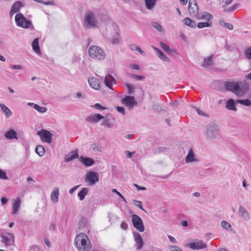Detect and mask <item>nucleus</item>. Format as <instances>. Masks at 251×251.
Here are the masks:
<instances>
[{
  "mask_svg": "<svg viewBox=\"0 0 251 251\" xmlns=\"http://www.w3.org/2000/svg\"><path fill=\"white\" fill-rule=\"evenodd\" d=\"M237 4H234L232 7L228 8L227 9L225 10L226 11L231 12L234 11L237 6Z\"/></svg>",
  "mask_w": 251,
  "mask_h": 251,
  "instance_id": "obj_59",
  "label": "nucleus"
},
{
  "mask_svg": "<svg viewBox=\"0 0 251 251\" xmlns=\"http://www.w3.org/2000/svg\"><path fill=\"white\" fill-rule=\"evenodd\" d=\"M4 136L7 139H18L17 132L13 129H10L6 131L4 133Z\"/></svg>",
  "mask_w": 251,
  "mask_h": 251,
  "instance_id": "obj_24",
  "label": "nucleus"
},
{
  "mask_svg": "<svg viewBox=\"0 0 251 251\" xmlns=\"http://www.w3.org/2000/svg\"><path fill=\"white\" fill-rule=\"evenodd\" d=\"M1 241L6 246H10L14 242V235L12 233H8L7 235H1Z\"/></svg>",
  "mask_w": 251,
  "mask_h": 251,
  "instance_id": "obj_13",
  "label": "nucleus"
},
{
  "mask_svg": "<svg viewBox=\"0 0 251 251\" xmlns=\"http://www.w3.org/2000/svg\"><path fill=\"white\" fill-rule=\"evenodd\" d=\"M80 185H76L69 190V193L73 194L74 192L79 187Z\"/></svg>",
  "mask_w": 251,
  "mask_h": 251,
  "instance_id": "obj_60",
  "label": "nucleus"
},
{
  "mask_svg": "<svg viewBox=\"0 0 251 251\" xmlns=\"http://www.w3.org/2000/svg\"><path fill=\"white\" fill-rule=\"evenodd\" d=\"M239 216L245 221H248L251 217L248 211L243 206H240L239 208Z\"/></svg>",
  "mask_w": 251,
  "mask_h": 251,
  "instance_id": "obj_21",
  "label": "nucleus"
},
{
  "mask_svg": "<svg viewBox=\"0 0 251 251\" xmlns=\"http://www.w3.org/2000/svg\"><path fill=\"white\" fill-rule=\"evenodd\" d=\"M21 200L18 197L12 204V214L14 215L17 213L21 205Z\"/></svg>",
  "mask_w": 251,
  "mask_h": 251,
  "instance_id": "obj_26",
  "label": "nucleus"
},
{
  "mask_svg": "<svg viewBox=\"0 0 251 251\" xmlns=\"http://www.w3.org/2000/svg\"><path fill=\"white\" fill-rule=\"evenodd\" d=\"M85 181L88 183L89 186L94 185L99 181L98 174L92 171L88 172L85 176Z\"/></svg>",
  "mask_w": 251,
  "mask_h": 251,
  "instance_id": "obj_6",
  "label": "nucleus"
},
{
  "mask_svg": "<svg viewBox=\"0 0 251 251\" xmlns=\"http://www.w3.org/2000/svg\"><path fill=\"white\" fill-rule=\"evenodd\" d=\"M129 75L133 79H136L138 80H141L144 79V77L140 75L135 74H129Z\"/></svg>",
  "mask_w": 251,
  "mask_h": 251,
  "instance_id": "obj_48",
  "label": "nucleus"
},
{
  "mask_svg": "<svg viewBox=\"0 0 251 251\" xmlns=\"http://www.w3.org/2000/svg\"><path fill=\"white\" fill-rule=\"evenodd\" d=\"M152 109L153 110V111L155 112H160L161 111L163 110L161 106L157 104H154L152 106Z\"/></svg>",
  "mask_w": 251,
  "mask_h": 251,
  "instance_id": "obj_45",
  "label": "nucleus"
},
{
  "mask_svg": "<svg viewBox=\"0 0 251 251\" xmlns=\"http://www.w3.org/2000/svg\"><path fill=\"white\" fill-rule=\"evenodd\" d=\"M79 161L86 167L92 166L95 164V160L90 157L81 156Z\"/></svg>",
  "mask_w": 251,
  "mask_h": 251,
  "instance_id": "obj_19",
  "label": "nucleus"
},
{
  "mask_svg": "<svg viewBox=\"0 0 251 251\" xmlns=\"http://www.w3.org/2000/svg\"><path fill=\"white\" fill-rule=\"evenodd\" d=\"M236 102L247 106L251 105V100L249 99L238 100H236Z\"/></svg>",
  "mask_w": 251,
  "mask_h": 251,
  "instance_id": "obj_40",
  "label": "nucleus"
},
{
  "mask_svg": "<svg viewBox=\"0 0 251 251\" xmlns=\"http://www.w3.org/2000/svg\"><path fill=\"white\" fill-rule=\"evenodd\" d=\"M245 54L247 58L251 60V47H250L245 50Z\"/></svg>",
  "mask_w": 251,
  "mask_h": 251,
  "instance_id": "obj_50",
  "label": "nucleus"
},
{
  "mask_svg": "<svg viewBox=\"0 0 251 251\" xmlns=\"http://www.w3.org/2000/svg\"><path fill=\"white\" fill-rule=\"evenodd\" d=\"M15 22L18 26L24 28H28L32 25L31 22L27 20L22 13L16 15Z\"/></svg>",
  "mask_w": 251,
  "mask_h": 251,
  "instance_id": "obj_5",
  "label": "nucleus"
},
{
  "mask_svg": "<svg viewBox=\"0 0 251 251\" xmlns=\"http://www.w3.org/2000/svg\"><path fill=\"white\" fill-rule=\"evenodd\" d=\"M197 25L198 27L199 28H202L205 27H209L212 26V23L211 21H208L206 22H200Z\"/></svg>",
  "mask_w": 251,
  "mask_h": 251,
  "instance_id": "obj_39",
  "label": "nucleus"
},
{
  "mask_svg": "<svg viewBox=\"0 0 251 251\" xmlns=\"http://www.w3.org/2000/svg\"><path fill=\"white\" fill-rule=\"evenodd\" d=\"M121 227L124 230H126L128 227V225L126 222H123L121 225Z\"/></svg>",
  "mask_w": 251,
  "mask_h": 251,
  "instance_id": "obj_62",
  "label": "nucleus"
},
{
  "mask_svg": "<svg viewBox=\"0 0 251 251\" xmlns=\"http://www.w3.org/2000/svg\"><path fill=\"white\" fill-rule=\"evenodd\" d=\"M0 179H8V177L5 171L0 169Z\"/></svg>",
  "mask_w": 251,
  "mask_h": 251,
  "instance_id": "obj_49",
  "label": "nucleus"
},
{
  "mask_svg": "<svg viewBox=\"0 0 251 251\" xmlns=\"http://www.w3.org/2000/svg\"><path fill=\"white\" fill-rule=\"evenodd\" d=\"M34 109L41 113H44L47 111V108L46 107L40 106L37 104H36Z\"/></svg>",
  "mask_w": 251,
  "mask_h": 251,
  "instance_id": "obj_42",
  "label": "nucleus"
},
{
  "mask_svg": "<svg viewBox=\"0 0 251 251\" xmlns=\"http://www.w3.org/2000/svg\"><path fill=\"white\" fill-rule=\"evenodd\" d=\"M152 26L155 28L159 32H162L163 29V28L160 24L159 23L156 22H152L151 23Z\"/></svg>",
  "mask_w": 251,
  "mask_h": 251,
  "instance_id": "obj_41",
  "label": "nucleus"
},
{
  "mask_svg": "<svg viewBox=\"0 0 251 251\" xmlns=\"http://www.w3.org/2000/svg\"><path fill=\"white\" fill-rule=\"evenodd\" d=\"M102 121L101 123V125L105 126L108 128H112L113 126V123L110 122V119L108 118L107 117H104V119H102Z\"/></svg>",
  "mask_w": 251,
  "mask_h": 251,
  "instance_id": "obj_33",
  "label": "nucleus"
},
{
  "mask_svg": "<svg viewBox=\"0 0 251 251\" xmlns=\"http://www.w3.org/2000/svg\"><path fill=\"white\" fill-rule=\"evenodd\" d=\"M84 25L88 28H95L97 25V20L95 14L91 10L87 11L84 20Z\"/></svg>",
  "mask_w": 251,
  "mask_h": 251,
  "instance_id": "obj_4",
  "label": "nucleus"
},
{
  "mask_svg": "<svg viewBox=\"0 0 251 251\" xmlns=\"http://www.w3.org/2000/svg\"><path fill=\"white\" fill-rule=\"evenodd\" d=\"M133 202H134V204L137 206L139 208H140V209L144 211V209L143 208V206H142V202L141 201H137V200H133Z\"/></svg>",
  "mask_w": 251,
  "mask_h": 251,
  "instance_id": "obj_47",
  "label": "nucleus"
},
{
  "mask_svg": "<svg viewBox=\"0 0 251 251\" xmlns=\"http://www.w3.org/2000/svg\"><path fill=\"white\" fill-rule=\"evenodd\" d=\"M219 23L221 25H225L228 29H233V26L232 24L226 23L224 20H220Z\"/></svg>",
  "mask_w": 251,
  "mask_h": 251,
  "instance_id": "obj_43",
  "label": "nucleus"
},
{
  "mask_svg": "<svg viewBox=\"0 0 251 251\" xmlns=\"http://www.w3.org/2000/svg\"><path fill=\"white\" fill-rule=\"evenodd\" d=\"M186 247L194 250H199L205 249L207 245L202 240H196L195 242H191L186 245Z\"/></svg>",
  "mask_w": 251,
  "mask_h": 251,
  "instance_id": "obj_9",
  "label": "nucleus"
},
{
  "mask_svg": "<svg viewBox=\"0 0 251 251\" xmlns=\"http://www.w3.org/2000/svg\"><path fill=\"white\" fill-rule=\"evenodd\" d=\"M225 47L226 49V50L227 51H231L232 50V48H233L232 46H231L230 45H228L226 43Z\"/></svg>",
  "mask_w": 251,
  "mask_h": 251,
  "instance_id": "obj_64",
  "label": "nucleus"
},
{
  "mask_svg": "<svg viewBox=\"0 0 251 251\" xmlns=\"http://www.w3.org/2000/svg\"><path fill=\"white\" fill-rule=\"evenodd\" d=\"M0 201H1V204L2 205H4L7 202L8 199L6 197H3L1 198Z\"/></svg>",
  "mask_w": 251,
  "mask_h": 251,
  "instance_id": "obj_61",
  "label": "nucleus"
},
{
  "mask_svg": "<svg viewBox=\"0 0 251 251\" xmlns=\"http://www.w3.org/2000/svg\"><path fill=\"white\" fill-rule=\"evenodd\" d=\"M190 2H189L190 5ZM188 11L190 15L192 17H196L199 14V9L197 3L195 2L194 4V6L191 7L190 5L189 6Z\"/></svg>",
  "mask_w": 251,
  "mask_h": 251,
  "instance_id": "obj_23",
  "label": "nucleus"
},
{
  "mask_svg": "<svg viewBox=\"0 0 251 251\" xmlns=\"http://www.w3.org/2000/svg\"><path fill=\"white\" fill-rule=\"evenodd\" d=\"M183 21L185 25L191 27L195 28L197 26L196 22L189 18H185Z\"/></svg>",
  "mask_w": 251,
  "mask_h": 251,
  "instance_id": "obj_32",
  "label": "nucleus"
},
{
  "mask_svg": "<svg viewBox=\"0 0 251 251\" xmlns=\"http://www.w3.org/2000/svg\"><path fill=\"white\" fill-rule=\"evenodd\" d=\"M37 134L44 142L50 144L52 141L53 134L49 130L42 129L37 132Z\"/></svg>",
  "mask_w": 251,
  "mask_h": 251,
  "instance_id": "obj_8",
  "label": "nucleus"
},
{
  "mask_svg": "<svg viewBox=\"0 0 251 251\" xmlns=\"http://www.w3.org/2000/svg\"><path fill=\"white\" fill-rule=\"evenodd\" d=\"M222 226L223 228L226 230H228L229 228H231V227L230 224L225 221H222Z\"/></svg>",
  "mask_w": 251,
  "mask_h": 251,
  "instance_id": "obj_51",
  "label": "nucleus"
},
{
  "mask_svg": "<svg viewBox=\"0 0 251 251\" xmlns=\"http://www.w3.org/2000/svg\"><path fill=\"white\" fill-rule=\"evenodd\" d=\"M87 236L84 233H81L77 235L75 240V243L78 250L82 249L85 251L90 250L91 246L90 242L87 243Z\"/></svg>",
  "mask_w": 251,
  "mask_h": 251,
  "instance_id": "obj_2",
  "label": "nucleus"
},
{
  "mask_svg": "<svg viewBox=\"0 0 251 251\" xmlns=\"http://www.w3.org/2000/svg\"><path fill=\"white\" fill-rule=\"evenodd\" d=\"M213 16L206 12H204L201 13L200 16L199 18L202 20H204L208 21H211V20L213 19Z\"/></svg>",
  "mask_w": 251,
  "mask_h": 251,
  "instance_id": "obj_31",
  "label": "nucleus"
},
{
  "mask_svg": "<svg viewBox=\"0 0 251 251\" xmlns=\"http://www.w3.org/2000/svg\"><path fill=\"white\" fill-rule=\"evenodd\" d=\"M78 158H79L78 149H76L75 150L70 151L68 154L66 155L64 160L65 162H68Z\"/></svg>",
  "mask_w": 251,
  "mask_h": 251,
  "instance_id": "obj_14",
  "label": "nucleus"
},
{
  "mask_svg": "<svg viewBox=\"0 0 251 251\" xmlns=\"http://www.w3.org/2000/svg\"><path fill=\"white\" fill-rule=\"evenodd\" d=\"M88 81L92 88L97 90L100 89L101 82L99 79L95 77H89Z\"/></svg>",
  "mask_w": 251,
  "mask_h": 251,
  "instance_id": "obj_15",
  "label": "nucleus"
},
{
  "mask_svg": "<svg viewBox=\"0 0 251 251\" xmlns=\"http://www.w3.org/2000/svg\"><path fill=\"white\" fill-rule=\"evenodd\" d=\"M131 49L133 50H135L139 52L141 54H143L144 53V51L141 49V48L138 46L135 45H132L131 46Z\"/></svg>",
  "mask_w": 251,
  "mask_h": 251,
  "instance_id": "obj_46",
  "label": "nucleus"
},
{
  "mask_svg": "<svg viewBox=\"0 0 251 251\" xmlns=\"http://www.w3.org/2000/svg\"><path fill=\"white\" fill-rule=\"evenodd\" d=\"M112 191L113 192L116 193L117 194V195H118V196H119L120 198L122 199L125 202H126V203L127 202V201H126V199L124 198V197L123 196V195L119 192H118L116 189H113L112 190Z\"/></svg>",
  "mask_w": 251,
  "mask_h": 251,
  "instance_id": "obj_56",
  "label": "nucleus"
},
{
  "mask_svg": "<svg viewBox=\"0 0 251 251\" xmlns=\"http://www.w3.org/2000/svg\"><path fill=\"white\" fill-rule=\"evenodd\" d=\"M168 149L165 147H159L155 149L156 152H166Z\"/></svg>",
  "mask_w": 251,
  "mask_h": 251,
  "instance_id": "obj_53",
  "label": "nucleus"
},
{
  "mask_svg": "<svg viewBox=\"0 0 251 251\" xmlns=\"http://www.w3.org/2000/svg\"><path fill=\"white\" fill-rule=\"evenodd\" d=\"M135 153V151L130 152L128 151H125V154L126 155L127 157L128 158H131L132 157L133 155Z\"/></svg>",
  "mask_w": 251,
  "mask_h": 251,
  "instance_id": "obj_57",
  "label": "nucleus"
},
{
  "mask_svg": "<svg viewBox=\"0 0 251 251\" xmlns=\"http://www.w3.org/2000/svg\"><path fill=\"white\" fill-rule=\"evenodd\" d=\"M204 135L207 141H215L220 137L219 126L215 122L209 123L205 127Z\"/></svg>",
  "mask_w": 251,
  "mask_h": 251,
  "instance_id": "obj_1",
  "label": "nucleus"
},
{
  "mask_svg": "<svg viewBox=\"0 0 251 251\" xmlns=\"http://www.w3.org/2000/svg\"><path fill=\"white\" fill-rule=\"evenodd\" d=\"M185 161L186 163L198 161V160L195 158V153L192 149L189 150L188 153L186 157Z\"/></svg>",
  "mask_w": 251,
  "mask_h": 251,
  "instance_id": "obj_25",
  "label": "nucleus"
},
{
  "mask_svg": "<svg viewBox=\"0 0 251 251\" xmlns=\"http://www.w3.org/2000/svg\"><path fill=\"white\" fill-rule=\"evenodd\" d=\"M156 0H145L146 6L148 9L151 10L155 6Z\"/></svg>",
  "mask_w": 251,
  "mask_h": 251,
  "instance_id": "obj_36",
  "label": "nucleus"
},
{
  "mask_svg": "<svg viewBox=\"0 0 251 251\" xmlns=\"http://www.w3.org/2000/svg\"><path fill=\"white\" fill-rule=\"evenodd\" d=\"M23 6L22 3L20 1H16L12 6L10 11V15L11 17L14 13L18 12Z\"/></svg>",
  "mask_w": 251,
  "mask_h": 251,
  "instance_id": "obj_18",
  "label": "nucleus"
},
{
  "mask_svg": "<svg viewBox=\"0 0 251 251\" xmlns=\"http://www.w3.org/2000/svg\"><path fill=\"white\" fill-rule=\"evenodd\" d=\"M130 67L134 70H139L140 69L139 66L135 64H131L130 65Z\"/></svg>",
  "mask_w": 251,
  "mask_h": 251,
  "instance_id": "obj_63",
  "label": "nucleus"
},
{
  "mask_svg": "<svg viewBox=\"0 0 251 251\" xmlns=\"http://www.w3.org/2000/svg\"><path fill=\"white\" fill-rule=\"evenodd\" d=\"M160 45L162 49L169 54H172L173 52L176 53L174 50H172L170 49L168 45L162 42H160Z\"/></svg>",
  "mask_w": 251,
  "mask_h": 251,
  "instance_id": "obj_37",
  "label": "nucleus"
},
{
  "mask_svg": "<svg viewBox=\"0 0 251 251\" xmlns=\"http://www.w3.org/2000/svg\"><path fill=\"white\" fill-rule=\"evenodd\" d=\"M89 56L94 59L99 60H103L105 57L104 50L97 46H91L88 50Z\"/></svg>",
  "mask_w": 251,
  "mask_h": 251,
  "instance_id": "obj_3",
  "label": "nucleus"
},
{
  "mask_svg": "<svg viewBox=\"0 0 251 251\" xmlns=\"http://www.w3.org/2000/svg\"><path fill=\"white\" fill-rule=\"evenodd\" d=\"M212 57L213 55H212L210 56H208L207 58H205L203 60V63L202 64L201 66L204 68H205L209 66L212 65Z\"/></svg>",
  "mask_w": 251,
  "mask_h": 251,
  "instance_id": "obj_34",
  "label": "nucleus"
},
{
  "mask_svg": "<svg viewBox=\"0 0 251 251\" xmlns=\"http://www.w3.org/2000/svg\"><path fill=\"white\" fill-rule=\"evenodd\" d=\"M0 107L2 111L4 113V114L5 115V116L7 118H9L12 115V111L5 105H4V104H2V103H0Z\"/></svg>",
  "mask_w": 251,
  "mask_h": 251,
  "instance_id": "obj_28",
  "label": "nucleus"
},
{
  "mask_svg": "<svg viewBox=\"0 0 251 251\" xmlns=\"http://www.w3.org/2000/svg\"><path fill=\"white\" fill-rule=\"evenodd\" d=\"M126 86L127 87L128 93L129 94H133L135 89L134 87L129 83H126Z\"/></svg>",
  "mask_w": 251,
  "mask_h": 251,
  "instance_id": "obj_44",
  "label": "nucleus"
},
{
  "mask_svg": "<svg viewBox=\"0 0 251 251\" xmlns=\"http://www.w3.org/2000/svg\"><path fill=\"white\" fill-rule=\"evenodd\" d=\"M86 225V220L85 218H81V219L80 220L79 222V225L80 228V227H84Z\"/></svg>",
  "mask_w": 251,
  "mask_h": 251,
  "instance_id": "obj_55",
  "label": "nucleus"
},
{
  "mask_svg": "<svg viewBox=\"0 0 251 251\" xmlns=\"http://www.w3.org/2000/svg\"><path fill=\"white\" fill-rule=\"evenodd\" d=\"M249 88V85L247 83L239 82V88L237 90L236 95L241 96L246 94Z\"/></svg>",
  "mask_w": 251,
  "mask_h": 251,
  "instance_id": "obj_12",
  "label": "nucleus"
},
{
  "mask_svg": "<svg viewBox=\"0 0 251 251\" xmlns=\"http://www.w3.org/2000/svg\"><path fill=\"white\" fill-rule=\"evenodd\" d=\"M35 151L39 156L42 157L45 154V150L43 146L38 145L36 147Z\"/></svg>",
  "mask_w": 251,
  "mask_h": 251,
  "instance_id": "obj_38",
  "label": "nucleus"
},
{
  "mask_svg": "<svg viewBox=\"0 0 251 251\" xmlns=\"http://www.w3.org/2000/svg\"><path fill=\"white\" fill-rule=\"evenodd\" d=\"M104 119V116L100 114H96L92 116H90L86 118V121L91 123H96L100 120Z\"/></svg>",
  "mask_w": 251,
  "mask_h": 251,
  "instance_id": "obj_17",
  "label": "nucleus"
},
{
  "mask_svg": "<svg viewBox=\"0 0 251 251\" xmlns=\"http://www.w3.org/2000/svg\"><path fill=\"white\" fill-rule=\"evenodd\" d=\"M104 83L105 85L109 89L113 90V88L112 86V84L116 83V81L114 77H113L111 75H106L104 80Z\"/></svg>",
  "mask_w": 251,
  "mask_h": 251,
  "instance_id": "obj_20",
  "label": "nucleus"
},
{
  "mask_svg": "<svg viewBox=\"0 0 251 251\" xmlns=\"http://www.w3.org/2000/svg\"><path fill=\"white\" fill-rule=\"evenodd\" d=\"M92 107L100 111L104 110L106 109V107L101 105L100 104L98 103L95 104L93 106H92Z\"/></svg>",
  "mask_w": 251,
  "mask_h": 251,
  "instance_id": "obj_52",
  "label": "nucleus"
},
{
  "mask_svg": "<svg viewBox=\"0 0 251 251\" xmlns=\"http://www.w3.org/2000/svg\"><path fill=\"white\" fill-rule=\"evenodd\" d=\"M116 109L117 111L122 114L123 115L125 114V108L124 107H120V106H116Z\"/></svg>",
  "mask_w": 251,
  "mask_h": 251,
  "instance_id": "obj_54",
  "label": "nucleus"
},
{
  "mask_svg": "<svg viewBox=\"0 0 251 251\" xmlns=\"http://www.w3.org/2000/svg\"><path fill=\"white\" fill-rule=\"evenodd\" d=\"M135 241L136 243L137 250H139L143 246L144 243L142 238L141 235L137 232H134L133 233Z\"/></svg>",
  "mask_w": 251,
  "mask_h": 251,
  "instance_id": "obj_16",
  "label": "nucleus"
},
{
  "mask_svg": "<svg viewBox=\"0 0 251 251\" xmlns=\"http://www.w3.org/2000/svg\"><path fill=\"white\" fill-rule=\"evenodd\" d=\"M170 249L171 251H179L181 248L177 246H171Z\"/></svg>",
  "mask_w": 251,
  "mask_h": 251,
  "instance_id": "obj_58",
  "label": "nucleus"
},
{
  "mask_svg": "<svg viewBox=\"0 0 251 251\" xmlns=\"http://www.w3.org/2000/svg\"><path fill=\"white\" fill-rule=\"evenodd\" d=\"M226 108L230 110L236 111L237 109L235 107V102L232 99H230L228 100L226 103Z\"/></svg>",
  "mask_w": 251,
  "mask_h": 251,
  "instance_id": "obj_30",
  "label": "nucleus"
},
{
  "mask_svg": "<svg viewBox=\"0 0 251 251\" xmlns=\"http://www.w3.org/2000/svg\"><path fill=\"white\" fill-rule=\"evenodd\" d=\"M32 47L33 50L37 53H40L41 50L39 45V39L36 38L32 43Z\"/></svg>",
  "mask_w": 251,
  "mask_h": 251,
  "instance_id": "obj_29",
  "label": "nucleus"
},
{
  "mask_svg": "<svg viewBox=\"0 0 251 251\" xmlns=\"http://www.w3.org/2000/svg\"><path fill=\"white\" fill-rule=\"evenodd\" d=\"M153 48L157 56L161 60L168 62H170V59L168 57H167L160 50L154 47H153Z\"/></svg>",
  "mask_w": 251,
  "mask_h": 251,
  "instance_id": "obj_22",
  "label": "nucleus"
},
{
  "mask_svg": "<svg viewBox=\"0 0 251 251\" xmlns=\"http://www.w3.org/2000/svg\"><path fill=\"white\" fill-rule=\"evenodd\" d=\"M59 190L58 188H55L50 195V199L53 203H56L58 201Z\"/></svg>",
  "mask_w": 251,
  "mask_h": 251,
  "instance_id": "obj_27",
  "label": "nucleus"
},
{
  "mask_svg": "<svg viewBox=\"0 0 251 251\" xmlns=\"http://www.w3.org/2000/svg\"><path fill=\"white\" fill-rule=\"evenodd\" d=\"M122 102L125 106L128 107L130 110L132 109L137 104V102L133 96H126L122 100Z\"/></svg>",
  "mask_w": 251,
  "mask_h": 251,
  "instance_id": "obj_10",
  "label": "nucleus"
},
{
  "mask_svg": "<svg viewBox=\"0 0 251 251\" xmlns=\"http://www.w3.org/2000/svg\"><path fill=\"white\" fill-rule=\"evenodd\" d=\"M89 189L87 188H83L80 190L78 193V197L80 201H82L84 199L85 196L88 194Z\"/></svg>",
  "mask_w": 251,
  "mask_h": 251,
  "instance_id": "obj_35",
  "label": "nucleus"
},
{
  "mask_svg": "<svg viewBox=\"0 0 251 251\" xmlns=\"http://www.w3.org/2000/svg\"><path fill=\"white\" fill-rule=\"evenodd\" d=\"M131 221L133 226L138 231L142 232L145 230L143 222L142 219L136 214L131 216Z\"/></svg>",
  "mask_w": 251,
  "mask_h": 251,
  "instance_id": "obj_7",
  "label": "nucleus"
},
{
  "mask_svg": "<svg viewBox=\"0 0 251 251\" xmlns=\"http://www.w3.org/2000/svg\"><path fill=\"white\" fill-rule=\"evenodd\" d=\"M224 86L226 90L231 91L236 95L237 90L239 88V82L225 81Z\"/></svg>",
  "mask_w": 251,
  "mask_h": 251,
  "instance_id": "obj_11",
  "label": "nucleus"
}]
</instances>
